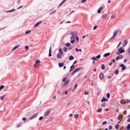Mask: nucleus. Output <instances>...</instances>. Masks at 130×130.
<instances>
[{
  "mask_svg": "<svg viewBox=\"0 0 130 130\" xmlns=\"http://www.w3.org/2000/svg\"><path fill=\"white\" fill-rule=\"evenodd\" d=\"M58 51L59 53L57 54V57H61L62 54V50L61 48H59Z\"/></svg>",
  "mask_w": 130,
  "mask_h": 130,
  "instance_id": "4",
  "label": "nucleus"
},
{
  "mask_svg": "<svg viewBox=\"0 0 130 130\" xmlns=\"http://www.w3.org/2000/svg\"><path fill=\"white\" fill-rule=\"evenodd\" d=\"M107 16V14H104L102 16V18L103 19H104L106 18V17Z\"/></svg>",
  "mask_w": 130,
  "mask_h": 130,
  "instance_id": "21",
  "label": "nucleus"
},
{
  "mask_svg": "<svg viewBox=\"0 0 130 130\" xmlns=\"http://www.w3.org/2000/svg\"><path fill=\"white\" fill-rule=\"evenodd\" d=\"M121 44V42H119V44L117 46V47H118Z\"/></svg>",
  "mask_w": 130,
  "mask_h": 130,
  "instance_id": "60",
  "label": "nucleus"
},
{
  "mask_svg": "<svg viewBox=\"0 0 130 130\" xmlns=\"http://www.w3.org/2000/svg\"><path fill=\"white\" fill-rule=\"evenodd\" d=\"M127 42L128 41L126 40H125L123 41V43H124V46H125L127 44Z\"/></svg>",
  "mask_w": 130,
  "mask_h": 130,
  "instance_id": "17",
  "label": "nucleus"
},
{
  "mask_svg": "<svg viewBox=\"0 0 130 130\" xmlns=\"http://www.w3.org/2000/svg\"><path fill=\"white\" fill-rule=\"evenodd\" d=\"M4 87V86L3 85H2L0 87V90H1Z\"/></svg>",
  "mask_w": 130,
  "mask_h": 130,
  "instance_id": "35",
  "label": "nucleus"
},
{
  "mask_svg": "<svg viewBox=\"0 0 130 130\" xmlns=\"http://www.w3.org/2000/svg\"><path fill=\"white\" fill-rule=\"evenodd\" d=\"M75 50L77 52H78V51H79L80 52H81L82 51V50L81 49H80L79 50H78L77 48H75Z\"/></svg>",
  "mask_w": 130,
  "mask_h": 130,
  "instance_id": "33",
  "label": "nucleus"
},
{
  "mask_svg": "<svg viewBox=\"0 0 130 130\" xmlns=\"http://www.w3.org/2000/svg\"><path fill=\"white\" fill-rule=\"evenodd\" d=\"M40 63V61L39 60H38L36 61L35 63L34 64V66L36 68L39 65Z\"/></svg>",
  "mask_w": 130,
  "mask_h": 130,
  "instance_id": "3",
  "label": "nucleus"
},
{
  "mask_svg": "<svg viewBox=\"0 0 130 130\" xmlns=\"http://www.w3.org/2000/svg\"><path fill=\"white\" fill-rule=\"evenodd\" d=\"M100 77L101 79H103L104 78V76L103 73H101L100 74Z\"/></svg>",
  "mask_w": 130,
  "mask_h": 130,
  "instance_id": "11",
  "label": "nucleus"
},
{
  "mask_svg": "<svg viewBox=\"0 0 130 130\" xmlns=\"http://www.w3.org/2000/svg\"><path fill=\"white\" fill-rule=\"evenodd\" d=\"M103 9V7H100L98 10L97 12L98 13H100L101 12V11Z\"/></svg>",
  "mask_w": 130,
  "mask_h": 130,
  "instance_id": "14",
  "label": "nucleus"
},
{
  "mask_svg": "<svg viewBox=\"0 0 130 130\" xmlns=\"http://www.w3.org/2000/svg\"><path fill=\"white\" fill-rule=\"evenodd\" d=\"M43 117H42V116L41 117L39 118V120H41L43 119Z\"/></svg>",
  "mask_w": 130,
  "mask_h": 130,
  "instance_id": "47",
  "label": "nucleus"
},
{
  "mask_svg": "<svg viewBox=\"0 0 130 130\" xmlns=\"http://www.w3.org/2000/svg\"><path fill=\"white\" fill-rule=\"evenodd\" d=\"M4 96H2L1 97V99L2 100H4Z\"/></svg>",
  "mask_w": 130,
  "mask_h": 130,
  "instance_id": "46",
  "label": "nucleus"
},
{
  "mask_svg": "<svg viewBox=\"0 0 130 130\" xmlns=\"http://www.w3.org/2000/svg\"><path fill=\"white\" fill-rule=\"evenodd\" d=\"M129 102H130V100H127L126 101L122 100L120 101V103L122 104H125L126 103Z\"/></svg>",
  "mask_w": 130,
  "mask_h": 130,
  "instance_id": "6",
  "label": "nucleus"
},
{
  "mask_svg": "<svg viewBox=\"0 0 130 130\" xmlns=\"http://www.w3.org/2000/svg\"><path fill=\"white\" fill-rule=\"evenodd\" d=\"M78 114H76L74 116V117L75 118H76L78 117Z\"/></svg>",
  "mask_w": 130,
  "mask_h": 130,
  "instance_id": "42",
  "label": "nucleus"
},
{
  "mask_svg": "<svg viewBox=\"0 0 130 130\" xmlns=\"http://www.w3.org/2000/svg\"><path fill=\"white\" fill-rule=\"evenodd\" d=\"M23 121H25L26 120V118H23Z\"/></svg>",
  "mask_w": 130,
  "mask_h": 130,
  "instance_id": "55",
  "label": "nucleus"
},
{
  "mask_svg": "<svg viewBox=\"0 0 130 130\" xmlns=\"http://www.w3.org/2000/svg\"><path fill=\"white\" fill-rule=\"evenodd\" d=\"M38 113H36L35 114L33 115L30 117V119H32L37 117L38 115Z\"/></svg>",
  "mask_w": 130,
  "mask_h": 130,
  "instance_id": "8",
  "label": "nucleus"
},
{
  "mask_svg": "<svg viewBox=\"0 0 130 130\" xmlns=\"http://www.w3.org/2000/svg\"><path fill=\"white\" fill-rule=\"evenodd\" d=\"M74 37L73 36H71L70 37V39L72 40H74Z\"/></svg>",
  "mask_w": 130,
  "mask_h": 130,
  "instance_id": "48",
  "label": "nucleus"
},
{
  "mask_svg": "<svg viewBox=\"0 0 130 130\" xmlns=\"http://www.w3.org/2000/svg\"><path fill=\"white\" fill-rule=\"evenodd\" d=\"M63 50L65 52H67V49L66 47H63Z\"/></svg>",
  "mask_w": 130,
  "mask_h": 130,
  "instance_id": "30",
  "label": "nucleus"
},
{
  "mask_svg": "<svg viewBox=\"0 0 130 130\" xmlns=\"http://www.w3.org/2000/svg\"><path fill=\"white\" fill-rule=\"evenodd\" d=\"M108 100L106 98H103L101 100V101L102 102L104 101H108Z\"/></svg>",
  "mask_w": 130,
  "mask_h": 130,
  "instance_id": "12",
  "label": "nucleus"
},
{
  "mask_svg": "<svg viewBox=\"0 0 130 130\" xmlns=\"http://www.w3.org/2000/svg\"><path fill=\"white\" fill-rule=\"evenodd\" d=\"M73 48V46H70L69 47H68V50H70L72 49Z\"/></svg>",
  "mask_w": 130,
  "mask_h": 130,
  "instance_id": "28",
  "label": "nucleus"
},
{
  "mask_svg": "<svg viewBox=\"0 0 130 130\" xmlns=\"http://www.w3.org/2000/svg\"><path fill=\"white\" fill-rule=\"evenodd\" d=\"M121 57H116V60H118L119 59H121Z\"/></svg>",
  "mask_w": 130,
  "mask_h": 130,
  "instance_id": "49",
  "label": "nucleus"
},
{
  "mask_svg": "<svg viewBox=\"0 0 130 130\" xmlns=\"http://www.w3.org/2000/svg\"><path fill=\"white\" fill-rule=\"evenodd\" d=\"M115 16V14H112V15H111V18H112L114 17Z\"/></svg>",
  "mask_w": 130,
  "mask_h": 130,
  "instance_id": "31",
  "label": "nucleus"
},
{
  "mask_svg": "<svg viewBox=\"0 0 130 130\" xmlns=\"http://www.w3.org/2000/svg\"><path fill=\"white\" fill-rule=\"evenodd\" d=\"M71 44L70 43H66L65 44V45L67 46H69Z\"/></svg>",
  "mask_w": 130,
  "mask_h": 130,
  "instance_id": "22",
  "label": "nucleus"
},
{
  "mask_svg": "<svg viewBox=\"0 0 130 130\" xmlns=\"http://www.w3.org/2000/svg\"><path fill=\"white\" fill-rule=\"evenodd\" d=\"M58 64L59 67H61L64 65L63 62L62 63H59Z\"/></svg>",
  "mask_w": 130,
  "mask_h": 130,
  "instance_id": "15",
  "label": "nucleus"
},
{
  "mask_svg": "<svg viewBox=\"0 0 130 130\" xmlns=\"http://www.w3.org/2000/svg\"><path fill=\"white\" fill-rule=\"evenodd\" d=\"M112 62H111L110 63H109V65L110 66H111L112 64Z\"/></svg>",
  "mask_w": 130,
  "mask_h": 130,
  "instance_id": "59",
  "label": "nucleus"
},
{
  "mask_svg": "<svg viewBox=\"0 0 130 130\" xmlns=\"http://www.w3.org/2000/svg\"><path fill=\"white\" fill-rule=\"evenodd\" d=\"M19 46L18 45H16L15 47H14L12 49V51H13L14 50H15L17 48H18L19 47Z\"/></svg>",
  "mask_w": 130,
  "mask_h": 130,
  "instance_id": "18",
  "label": "nucleus"
},
{
  "mask_svg": "<svg viewBox=\"0 0 130 130\" xmlns=\"http://www.w3.org/2000/svg\"><path fill=\"white\" fill-rule=\"evenodd\" d=\"M118 70H116L115 71L114 73L117 74L118 73Z\"/></svg>",
  "mask_w": 130,
  "mask_h": 130,
  "instance_id": "29",
  "label": "nucleus"
},
{
  "mask_svg": "<svg viewBox=\"0 0 130 130\" xmlns=\"http://www.w3.org/2000/svg\"><path fill=\"white\" fill-rule=\"evenodd\" d=\"M15 9H12L10 10L7 11V12H12V11H15Z\"/></svg>",
  "mask_w": 130,
  "mask_h": 130,
  "instance_id": "27",
  "label": "nucleus"
},
{
  "mask_svg": "<svg viewBox=\"0 0 130 130\" xmlns=\"http://www.w3.org/2000/svg\"><path fill=\"white\" fill-rule=\"evenodd\" d=\"M70 42L72 43H73L74 42V40H71L70 41Z\"/></svg>",
  "mask_w": 130,
  "mask_h": 130,
  "instance_id": "50",
  "label": "nucleus"
},
{
  "mask_svg": "<svg viewBox=\"0 0 130 130\" xmlns=\"http://www.w3.org/2000/svg\"><path fill=\"white\" fill-rule=\"evenodd\" d=\"M110 53H105L104 54V57H107L108 56L110 55Z\"/></svg>",
  "mask_w": 130,
  "mask_h": 130,
  "instance_id": "16",
  "label": "nucleus"
},
{
  "mask_svg": "<svg viewBox=\"0 0 130 130\" xmlns=\"http://www.w3.org/2000/svg\"><path fill=\"white\" fill-rule=\"evenodd\" d=\"M107 123V122L106 121H105L103 122L102 123V124L103 125H104L105 124H106Z\"/></svg>",
  "mask_w": 130,
  "mask_h": 130,
  "instance_id": "37",
  "label": "nucleus"
},
{
  "mask_svg": "<svg viewBox=\"0 0 130 130\" xmlns=\"http://www.w3.org/2000/svg\"><path fill=\"white\" fill-rule=\"evenodd\" d=\"M106 105V103H103L101 105V106H105V105Z\"/></svg>",
  "mask_w": 130,
  "mask_h": 130,
  "instance_id": "40",
  "label": "nucleus"
},
{
  "mask_svg": "<svg viewBox=\"0 0 130 130\" xmlns=\"http://www.w3.org/2000/svg\"><path fill=\"white\" fill-rule=\"evenodd\" d=\"M94 58H95V57H91V59L92 60H94Z\"/></svg>",
  "mask_w": 130,
  "mask_h": 130,
  "instance_id": "61",
  "label": "nucleus"
},
{
  "mask_svg": "<svg viewBox=\"0 0 130 130\" xmlns=\"http://www.w3.org/2000/svg\"><path fill=\"white\" fill-rule=\"evenodd\" d=\"M25 48L27 51L28 49V46L27 45L25 46Z\"/></svg>",
  "mask_w": 130,
  "mask_h": 130,
  "instance_id": "34",
  "label": "nucleus"
},
{
  "mask_svg": "<svg viewBox=\"0 0 130 130\" xmlns=\"http://www.w3.org/2000/svg\"><path fill=\"white\" fill-rule=\"evenodd\" d=\"M51 110H49L48 111L46 112L44 114V116H46L48 115L51 112Z\"/></svg>",
  "mask_w": 130,
  "mask_h": 130,
  "instance_id": "10",
  "label": "nucleus"
},
{
  "mask_svg": "<svg viewBox=\"0 0 130 130\" xmlns=\"http://www.w3.org/2000/svg\"><path fill=\"white\" fill-rule=\"evenodd\" d=\"M127 121L128 122H130V117L128 119Z\"/></svg>",
  "mask_w": 130,
  "mask_h": 130,
  "instance_id": "63",
  "label": "nucleus"
},
{
  "mask_svg": "<svg viewBox=\"0 0 130 130\" xmlns=\"http://www.w3.org/2000/svg\"><path fill=\"white\" fill-rule=\"evenodd\" d=\"M120 67H122V69L124 70L125 68V66L123 64H121L120 65Z\"/></svg>",
  "mask_w": 130,
  "mask_h": 130,
  "instance_id": "13",
  "label": "nucleus"
},
{
  "mask_svg": "<svg viewBox=\"0 0 130 130\" xmlns=\"http://www.w3.org/2000/svg\"><path fill=\"white\" fill-rule=\"evenodd\" d=\"M102 109H101L99 108L98 110L97 111V112H100L102 111Z\"/></svg>",
  "mask_w": 130,
  "mask_h": 130,
  "instance_id": "41",
  "label": "nucleus"
},
{
  "mask_svg": "<svg viewBox=\"0 0 130 130\" xmlns=\"http://www.w3.org/2000/svg\"><path fill=\"white\" fill-rule=\"evenodd\" d=\"M30 32H31L30 30L26 32L25 34H29Z\"/></svg>",
  "mask_w": 130,
  "mask_h": 130,
  "instance_id": "38",
  "label": "nucleus"
},
{
  "mask_svg": "<svg viewBox=\"0 0 130 130\" xmlns=\"http://www.w3.org/2000/svg\"><path fill=\"white\" fill-rule=\"evenodd\" d=\"M97 26H94V28H93V30H95V29H96L97 28Z\"/></svg>",
  "mask_w": 130,
  "mask_h": 130,
  "instance_id": "45",
  "label": "nucleus"
},
{
  "mask_svg": "<svg viewBox=\"0 0 130 130\" xmlns=\"http://www.w3.org/2000/svg\"><path fill=\"white\" fill-rule=\"evenodd\" d=\"M69 59L70 60H72L74 59V57H69Z\"/></svg>",
  "mask_w": 130,
  "mask_h": 130,
  "instance_id": "54",
  "label": "nucleus"
},
{
  "mask_svg": "<svg viewBox=\"0 0 130 130\" xmlns=\"http://www.w3.org/2000/svg\"><path fill=\"white\" fill-rule=\"evenodd\" d=\"M111 61H113V62H114L115 61V59H113L111 60Z\"/></svg>",
  "mask_w": 130,
  "mask_h": 130,
  "instance_id": "62",
  "label": "nucleus"
},
{
  "mask_svg": "<svg viewBox=\"0 0 130 130\" xmlns=\"http://www.w3.org/2000/svg\"><path fill=\"white\" fill-rule=\"evenodd\" d=\"M119 125L118 124H116L115 126V128L117 129H118L119 128Z\"/></svg>",
  "mask_w": 130,
  "mask_h": 130,
  "instance_id": "25",
  "label": "nucleus"
},
{
  "mask_svg": "<svg viewBox=\"0 0 130 130\" xmlns=\"http://www.w3.org/2000/svg\"><path fill=\"white\" fill-rule=\"evenodd\" d=\"M42 21H40L39 22L37 23L34 25V27H37L39 25L41 24L42 23Z\"/></svg>",
  "mask_w": 130,
  "mask_h": 130,
  "instance_id": "9",
  "label": "nucleus"
},
{
  "mask_svg": "<svg viewBox=\"0 0 130 130\" xmlns=\"http://www.w3.org/2000/svg\"><path fill=\"white\" fill-rule=\"evenodd\" d=\"M74 12V10H73V11H72L71 12H70V15H71V14L72 13Z\"/></svg>",
  "mask_w": 130,
  "mask_h": 130,
  "instance_id": "58",
  "label": "nucleus"
},
{
  "mask_svg": "<svg viewBox=\"0 0 130 130\" xmlns=\"http://www.w3.org/2000/svg\"><path fill=\"white\" fill-rule=\"evenodd\" d=\"M70 81V80L69 79H67L63 84V86H66L69 82Z\"/></svg>",
  "mask_w": 130,
  "mask_h": 130,
  "instance_id": "7",
  "label": "nucleus"
},
{
  "mask_svg": "<svg viewBox=\"0 0 130 130\" xmlns=\"http://www.w3.org/2000/svg\"><path fill=\"white\" fill-rule=\"evenodd\" d=\"M51 47H50V50H49V54L48 55V56L50 57L51 56Z\"/></svg>",
  "mask_w": 130,
  "mask_h": 130,
  "instance_id": "19",
  "label": "nucleus"
},
{
  "mask_svg": "<svg viewBox=\"0 0 130 130\" xmlns=\"http://www.w3.org/2000/svg\"><path fill=\"white\" fill-rule=\"evenodd\" d=\"M127 51L128 53H130V47L129 48Z\"/></svg>",
  "mask_w": 130,
  "mask_h": 130,
  "instance_id": "56",
  "label": "nucleus"
},
{
  "mask_svg": "<svg viewBox=\"0 0 130 130\" xmlns=\"http://www.w3.org/2000/svg\"><path fill=\"white\" fill-rule=\"evenodd\" d=\"M71 34L72 36L75 37H76V35L73 32H71Z\"/></svg>",
  "mask_w": 130,
  "mask_h": 130,
  "instance_id": "20",
  "label": "nucleus"
},
{
  "mask_svg": "<svg viewBox=\"0 0 130 130\" xmlns=\"http://www.w3.org/2000/svg\"><path fill=\"white\" fill-rule=\"evenodd\" d=\"M56 11V10H55L54 11L52 12H50V14H52V13H53L54 12H55Z\"/></svg>",
  "mask_w": 130,
  "mask_h": 130,
  "instance_id": "53",
  "label": "nucleus"
},
{
  "mask_svg": "<svg viewBox=\"0 0 130 130\" xmlns=\"http://www.w3.org/2000/svg\"><path fill=\"white\" fill-rule=\"evenodd\" d=\"M86 1V0H82L81 1V3H83L85 2Z\"/></svg>",
  "mask_w": 130,
  "mask_h": 130,
  "instance_id": "43",
  "label": "nucleus"
},
{
  "mask_svg": "<svg viewBox=\"0 0 130 130\" xmlns=\"http://www.w3.org/2000/svg\"><path fill=\"white\" fill-rule=\"evenodd\" d=\"M127 130H130V124L128 125L127 127Z\"/></svg>",
  "mask_w": 130,
  "mask_h": 130,
  "instance_id": "24",
  "label": "nucleus"
},
{
  "mask_svg": "<svg viewBox=\"0 0 130 130\" xmlns=\"http://www.w3.org/2000/svg\"><path fill=\"white\" fill-rule=\"evenodd\" d=\"M119 29H117L114 31L113 33V36L111 37L109 39H111L115 37L116 36L118 32L119 31Z\"/></svg>",
  "mask_w": 130,
  "mask_h": 130,
  "instance_id": "2",
  "label": "nucleus"
},
{
  "mask_svg": "<svg viewBox=\"0 0 130 130\" xmlns=\"http://www.w3.org/2000/svg\"><path fill=\"white\" fill-rule=\"evenodd\" d=\"M122 116L121 115H119L117 117V119H120V118L122 117Z\"/></svg>",
  "mask_w": 130,
  "mask_h": 130,
  "instance_id": "26",
  "label": "nucleus"
},
{
  "mask_svg": "<svg viewBox=\"0 0 130 130\" xmlns=\"http://www.w3.org/2000/svg\"><path fill=\"white\" fill-rule=\"evenodd\" d=\"M127 61V60L126 59H125L124 60V62H126Z\"/></svg>",
  "mask_w": 130,
  "mask_h": 130,
  "instance_id": "57",
  "label": "nucleus"
},
{
  "mask_svg": "<svg viewBox=\"0 0 130 130\" xmlns=\"http://www.w3.org/2000/svg\"><path fill=\"white\" fill-rule=\"evenodd\" d=\"M112 126H109V129H112Z\"/></svg>",
  "mask_w": 130,
  "mask_h": 130,
  "instance_id": "51",
  "label": "nucleus"
},
{
  "mask_svg": "<svg viewBox=\"0 0 130 130\" xmlns=\"http://www.w3.org/2000/svg\"><path fill=\"white\" fill-rule=\"evenodd\" d=\"M67 79L66 77H65L63 79H62V81L63 82H64L65 81L66 79Z\"/></svg>",
  "mask_w": 130,
  "mask_h": 130,
  "instance_id": "39",
  "label": "nucleus"
},
{
  "mask_svg": "<svg viewBox=\"0 0 130 130\" xmlns=\"http://www.w3.org/2000/svg\"><path fill=\"white\" fill-rule=\"evenodd\" d=\"M124 50L123 49V47H121L116 52V54H119L124 52Z\"/></svg>",
  "mask_w": 130,
  "mask_h": 130,
  "instance_id": "1",
  "label": "nucleus"
},
{
  "mask_svg": "<svg viewBox=\"0 0 130 130\" xmlns=\"http://www.w3.org/2000/svg\"><path fill=\"white\" fill-rule=\"evenodd\" d=\"M20 0H18V1H17V3L18 4H19L20 3Z\"/></svg>",
  "mask_w": 130,
  "mask_h": 130,
  "instance_id": "52",
  "label": "nucleus"
},
{
  "mask_svg": "<svg viewBox=\"0 0 130 130\" xmlns=\"http://www.w3.org/2000/svg\"><path fill=\"white\" fill-rule=\"evenodd\" d=\"M84 94L85 95H87L89 93L88 92L86 91H85L84 92Z\"/></svg>",
  "mask_w": 130,
  "mask_h": 130,
  "instance_id": "32",
  "label": "nucleus"
},
{
  "mask_svg": "<svg viewBox=\"0 0 130 130\" xmlns=\"http://www.w3.org/2000/svg\"><path fill=\"white\" fill-rule=\"evenodd\" d=\"M110 2H111V1H110V0H109V1H108V2H108V3H110Z\"/></svg>",
  "mask_w": 130,
  "mask_h": 130,
  "instance_id": "64",
  "label": "nucleus"
},
{
  "mask_svg": "<svg viewBox=\"0 0 130 130\" xmlns=\"http://www.w3.org/2000/svg\"><path fill=\"white\" fill-rule=\"evenodd\" d=\"M101 68L102 69L104 70V69L105 68V66L104 65V64H102L101 65Z\"/></svg>",
  "mask_w": 130,
  "mask_h": 130,
  "instance_id": "23",
  "label": "nucleus"
},
{
  "mask_svg": "<svg viewBox=\"0 0 130 130\" xmlns=\"http://www.w3.org/2000/svg\"><path fill=\"white\" fill-rule=\"evenodd\" d=\"M107 96L108 98H109L110 97V95L109 93H108L107 94Z\"/></svg>",
  "mask_w": 130,
  "mask_h": 130,
  "instance_id": "36",
  "label": "nucleus"
},
{
  "mask_svg": "<svg viewBox=\"0 0 130 130\" xmlns=\"http://www.w3.org/2000/svg\"><path fill=\"white\" fill-rule=\"evenodd\" d=\"M82 69V68L80 67H79V68H78L76 69H75L74 70L72 73L71 74V75H73L77 71H78Z\"/></svg>",
  "mask_w": 130,
  "mask_h": 130,
  "instance_id": "5",
  "label": "nucleus"
},
{
  "mask_svg": "<svg viewBox=\"0 0 130 130\" xmlns=\"http://www.w3.org/2000/svg\"><path fill=\"white\" fill-rule=\"evenodd\" d=\"M75 39L77 41H78L79 40V39L78 37L76 36L75 37Z\"/></svg>",
  "mask_w": 130,
  "mask_h": 130,
  "instance_id": "44",
  "label": "nucleus"
}]
</instances>
